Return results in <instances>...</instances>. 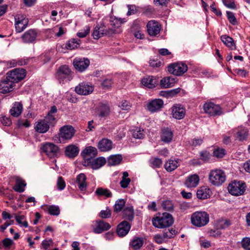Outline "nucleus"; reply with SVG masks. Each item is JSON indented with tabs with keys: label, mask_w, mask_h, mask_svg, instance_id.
Wrapping results in <instances>:
<instances>
[{
	"label": "nucleus",
	"mask_w": 250,
	"mask_h": 250,
	"mask_svg": "<svg viewBox=\"0 0 250 250\" xmlns=\"http://www.w3.org/2000/svg\"><path fill=\"white\" fill-rule=\"evenodd\" d=\"M150 163L154 167H160L162 164V161L159 158H152L150 160Z\"/></svg>",
	"instance_id": "nucleus-58"
},
{
	"label": "nucleus",
	"mask_w": 250,
	"mask_h": 250,
	"mask_svg": "<svg viewBox=\"0 0 250 250\" xmlns=\"http://www.w3.org/2000/svg\"><path fill=\"white\" fill-rule=\"evenodd\" d=\"M75 68L79 72L85 71L90 64L89 60L85 58H76L73 60Z\"/></svg>",
	"instance_id": "nucleus-15"
},
{
	"label": "nucleus",
	"mask_w": 250,
	"mask_h": 250,
	"mask_svg": "<svg viewBox=\"0 0 250 250\" xmlns=\"http://www.w3.org/2000/svg\"><path fill=\"white\" fill-rule=\"evenodd\" d=\"M144 243V239L142 237H134L130 242V246L134 250H140Z\"/></svg>",
	"instance_id": "nucleus-35"
},
{
	"label": "nucleus",
	"mask_w": 250,
	"mask_h": 250,
	"mask_svg": "<svg viewBox=\"0 0 250 250\" xmlns=\"http://www.w3.org/2000/svg\"><path fill=\"white\" fill-rule=\"evenodd\" d=\"M227 15L229 21L233 25H235L237 23L236 19L234 16V14L230 11L227 12Z\"/></svg>",
	"instance_id": "nucleus-63"
},
{
	"label": "nucleus",
	"mask_w": 250,
	"mask_h": 250,
	"mask_svg": "<svg viewBox=\"0 0 250 250\" xmlns=\"http://www.w3.org/2000/svg\"><path fill=\"white\" fill-rule=\"evenodd\" d=\"M42 149L50 158L57 157L60 152L58 146L51 143H46L42 145Z\"/></svg>",
	"instance_id": "nucleus-10"
},
{
	"label": "nucleus",
	"mask_w": 250,
	"mask_h": 250,
	"mask_svg": "<svg viewBox=\"0 0 250 250\" xmlns=\"http://www.w3.org/2000/svg\"><path fill=\"white\" fill-rule=\"evenodd\" d=\"M142 83L148 88H153L157 85V82L153 76H146L142 79Z\"/></svg>",
	"instance_id": "nucleus-30"
},
{
	"label": "nucleus",
	"mask_w": 250,
	"mask_h": 250,
	"mask_svg": "<svg viewBox=\"0 0 250 250\" xmlns=\"http://www.w3.org/2000/svg\"><path fill=\"white\" fill-rule=\"evenodd\" d=\"M163 237L166 240L174 237L176 234V231L172 229H165L163 232Z\"/></svg>",
	"instance_id": "nucleus-48"
},
{
	"label": "nucleus",
	"mask_w": 250,
	"mask_h": 250,
	"mask_svg": "<svg viewBox=\"0 0 250 250\" xmlns=\"http://www.w3.org/2000/svg\"><path fill=\"white\" fill-rule=\"evenodd\" d=\"M209 221V215L206 211H196L191 216L192 224L197 227H202L207 225Z\"/></svg>",
	"instance_id": "nucleus-3"
},
{
	"label": "nucleus",
	"mask_w": 250,
	"mask_h": 250,
	"mask_svg": "<svg viewBox=\"0 0 250 250\" xmlns=\"http://www.w3.org/2000/svg\"><path fill=\"white\" fill-rule=\"evenodd\" d=\"M134 214V209L132 207L125 208L124 210V217L128 221H132L133 219Z\"/></svg>",
	"instance_id": "nucleus-42"
},
{
	"label": "nucleus",
	"mask_w": 250,
	"mask_h": 250,
	"mask_svg": "<svg viewBox=\"0 0 250 250\" xmlns=\"http://www.w3.org/2000/svg\"><path fill=\"white\" fill-rule=\"evenodd\" d=\"M74 135V129L71 126H64L60 129V138L68 140Z\"/></svg>",
	"instance_id": "nucleus-19"
},
{
	"label": "nucleus",
	"mask_w": 250,
	"mask_h": 250,
	"mask_svg": "<svg viewBox=\"0 0 250 250\" xmlns=\"http://www.w3.org/2000/svg\"><path fill=\"white\" fill-rule=\"evenodd\" d=\"M246 188V186L245 183L237 181L231 182L228 187L229 192L234 196L242 195L244 193Z\"/></svg>",
	"instance_id": "nucleus-6"
},
{
	"label": "nucleus",
	"mask_w": 250,
	"mask_h": 250,
	"mask_svg": "<svg viewBox=\"0 0 250 250\" xmlns=\"http://www.w3.org/2000/svg\"><path fill=\"white\" fill-rule=\"evenodd\" d=\"M99 215L102 218L105 219L110 218L111 216V210L107 207L105 210H101Z\"/></svg>",
	"instance_id": "nucleus-54"
},
{
	"label": "nucleus",
	"mask_w": 250,
	"mask_h": 250,
	"mask_svg": "<svg viewBox=\"0 0 250 250\" xmlns=\"http://www.w3.org/2000/svg\"><path fill=\"white\" fill-rule=\"evenodd\" d=\"M210 193V190L205 187H200L197 191L196 195L197 197L200 199H207L209 197Z\"/></svg>",
	"instance_id": "nucleus-37"
},
{
	"label": "nucleus",
	"mask_w": 250,
	"mask_h": 250,
	"mask_svg": "<svg viewBox=\"0 0 250 250\" xmlns=\"http://www.w3.org/2000/svg\"><path fill=\"white\" fill-rule=\"evenodd\" d=\"M86 177L83 173H80L76 177V183L79 189L82 191L86 190L87 185L86 182Z\"/></svg>",
	"instance_id": "nucleus-29"
},
{
	"label": "nucleus",
	"mask_w": 250,
	"mask_h": 250,
	"mask_svg": "<svg viewBox=\"0 0 250 250\" xmlns=\"http://www.w3.org/2000/svg\"><path fill=\"white\" fill-rule=\"evenodd\" d=\"M72 72L66 65L60 66L57 70L55 77L60 83L70 81L72 79Z\"/></svg>",
	"instance_id": "nucleus-5"
},
{
	"label": "nucleus",
	"mask_w": 250,
	"mask_h": 250,
	"mask_svg": "<svg viewBox=\"0 0 250 250\" xmlns=\"http://www.w3.org/2000/svg\"><path fill=\"white\" fill-rule=\"evenodd\" d=\"M94 90V86L88 83L82 82L75 87V92L81 95H87Z\"/></svg>",
	"instance_id": "nucleus-12"
},
{
	"label": "nucleus",
	"mask_w": 250,
	"mask_h": 250,
	"mask_svg": "<svg viewBox=\"0 0 250 250\" xmlns=\"http://www.w3.org/2000/svg\"><path fill=\"white\" fill-rule=\"evenodd\" d=\"M15 28L17 32L23 31L28 24V19L24 15L18 14L15 17Z\"/></svg>",
	"instance_id": "nucleus-11"
},
{
	"label": "nucleus",
	"mask_w": 250,
	"mask_h": 250,
	"mask_svg": "<svg viewBox=\"0 0 250 250\" xmlns=\"http://www.w3.org/2000/svg\"><path fill=\"white\" fill-rule=\"evenodd\" d=\"M26 184L25 181L20 177L16 179V185L14 187L15 191L18 192H22L24 191Z\"/></svg>",
	"instance_id": "nucleus-38"
},
{
	"label": "nucleus",
	"mask_w": 250,
	"mask_h": 250,
	"mask_svg": "<svg viewBox=\"0 0 250 250\" xmlns=\"http://www.w3.org/2000/svg\"><path fill=\"white\" fill-rule=\"evenodd\" d=\"M125 201L123 199L117 200L114 206V211L116 212H120L125 207Z\"/></svg>",
	"instance_id": "nucleus-46"
},
{
	"label": "nucleus",
	"mask_w": 250,
	"mask_h": 250,
	"mask_svg": "<svg viewBox=\"0 0 250 250\" xmlns=\"http://www.w3.org/2000/svg\"><path fill=\"white\" fill-rule=\"evenodd\" d=\"M162 100L156 99L149 102L147 104V109L151 112H155L160 110L163 106Z\"/></svg>",
	"instance_id": "nucleus-18"
},
{
	"label": "nucleus",
	"mask_w": 250,
	"mask_h": 250,
	"mask_svg": "<svg viewBox=\"0 0 250 250\" xmlns=\"http://www.w3.org/2000/svg\"><path fill=\"white\" fill-rule=\"evenodd\" d=\"M133 137L137 139H143L145 136L144 130L141 128L136 127L132 130Z\"/></svg>",
	"instance_id": "nucleus-45"
},
{
	"label": "nucleus",
	"mask_w": 250,
	"mask_h": 250,
	"mask_svg": "<svg viewBox=\"0 0 250 250\" xmlns=\"http://www.w3.org/2000/svg\"><path fill=\"white\" fill-rule=\"evenodd\" d=\"M172 117L178 120H180L185 116V108L181 104H175L171 107Z\"/></svg>",
	"instance_id": "nucleus-17"
},
{
	"label": "nucleus",
	"mask_w": 250,
	"mask_h": 250,
	"mask_svg": "<svg viewBox=\"0 0 250 250\" xmlns=\"http://www.w3.org/2000/svg\"><path fill=\"white\" fill-rule=\"evenodd\" d=\"M242 247L245 250H250V238L245 237L241 241Z\"/></svg>",
	"instance_id": "nucleus-53"
},
{
	"label": "nucleus",
	"mask_w": 250,
	"mask_h": 250,
	"mask_svg": "<svg viewBox=\"0 0 250 250\" xmlns=\"http://www.w3.org/2000/svg\"><path fill=\"white\" fill-rule=\"evenodd\" d=\"M53 119L45 117L37 121L34 125L35 130L39 133L47 132L51 126H54L55 123H53Z\"/></svg>",
	"instance_id": "nucleus-4"
},
{
	"label": "nucleus",
	"mask_w": 250,
	"mask_h": 250,
	"mask_svg": "<svg viewBox=\"0 0 250 250\" xmlns=\"http://www.w3.org/2000/svg\"><path fill=\"white\" fill-rule=\"evenodd\" d=\"M199 181V176L197 174H191L186 178L184 184L188 188H194L198 185Z\"/></svg>",
	"instance_id": "nucleus-21"
},
{
	"label": "nucleus",
	"mask_w": 250,
	"mask_h": 250,
	"mask_svg": "<svg viewBox=\"0 0 250 250\" xmlns=\"http://www.w3.org/2000/svg\"><path fill=\"white\" fill-rule=\"evenodd\" d=\"M223 4L230 9H235L236 6L233 0H222Z\"/></svg>",
	"instance_id": "nucleus-64"
},
{
	"label": "nucleus",
	"mask_w": 250,
	"mask_h": 250,
	"mask_svg": "<svg viewBox=\"0 0 250 250\" xmlns=\"http://www.w3.org/2000/svg\"><path fill=\"white\" fill-rule=\"evenodd\" d=\"M162 206L164 209L169 211L173 210L174 208L172 202L169 200L164 201L162 204Z\"/></svg>",
	"instance_id": "nucleus-49"
},
{
	"label": "nucleus",
	"mask_w": 250,
	"mask_h": 250,
	"mask_svg": "<svg viewBox=\"0 0 250 250\" xmlns=\"http://www.w3.org/2000/svg\"><path fill=\"white\" fill-rule=\"evenodd\" d=\"M37 32L35 29H29L21 36L22 41L25 43H32L37 38Z\"/></svg>",
	"instance_id": "nucleus-23"
},
{
	"label": "nucleus",
	"mask_w": 250,
	"mask_h": 250,
	"mask_svg": "<svg viewBox=\"0 0 250 250\" xmlns=\"http://www.w3.org/2000/svg\"><path fill=\"white\" fill-rule=\"evenodd\" d=\"M175 83L174 78L168 77L163 78L160 81V86L162 88H169L172 87Z\"/></svg>",
	"instance_id": "nucleus-39"
},
{
	"label": "nucleus",
	"mask_w": 250,
	"mask_h": 250,
	"mask_svg": "<svg viewBox=\"0 0 250 250\" xmlns=\"http://www.w3.org/2000/svg\"><path fill=\"white\" fill-rule=\"evenodd\" d=\"M15 85L12 81L6 79L0 82V92L3 94L10 92L13 90Z\"/></svg>",
	"instance_id": "nucleus-22"
},
{
	"label": "nucleus",
	"mask_w": 250,
	"mask_h": 250,
	"mask_svg": "<svg viewBox=\"0 0 250 250\" xmlns=\"http://www.w3.org/2000/svg\"><path fill=\"white\" fill-rule=\"evenodd\" d=\"M112 142L107 139H103L99 143L98 147L99 150L103 152H106L112 148Z\"/></svg>",
	"instance_id": "nucleus-27"
},
{
	"label": "nucleus",
	"mask_w": 250,
	"mask_h": 250,
	"mask_svg": "<svg viewBox=\"0 0 250 250\" xmlns=\"http://www.w3.org/2000/svg\"><path fill=\"white\" fill-rule=\"evenodd\" d=\"M23 111V105L21 102H15L10 110V115L14 117H18Z\"/></svg>",
	"instance_id": "nucleus-24"
},
{
	"label": "nucleus",
	"mask_w": 250,
	"mask_h": 250,
	"mask_svg": "<svg viewBox=\"0 0 250 250\" xmlns=\"http://www.w3.org/2000/svg\"><path fill=\"white\" fill-rule=\"evenodd\" d=\"M126 21L125 19L115 18L112 21L111 24L115 27H119L120 25Z\"/></svg>",
	"instance_id": "nucleus-55"
},
{
	"label": "nucleus",
	"mask_w": 250,
	"mask_h": 250,
	"mask_svg": "<svg viewBox=\"0 0 250 250\" xmlns=\"http://www.w3.org/2000/svg\"><path fill=\"white\" fill-rule=\"evenodd\" d=\"M130 229L129 224L125 221H124L118 225L117 233L120 236H125L127 234Z\"/></svg>",
	"instance_id": "nucleus-28"
},
{
	"label": "nucleus",
	"mask_w": 250,
	"mask_h": 250,
	"mask_svg": "<svg viewBox=\"0 0 250 250\" xmlns=\"http://www.w3.org/2000/svg\"><path fill=\"white\" fill-rule=\"evenodd\" d=\"M95 195L98 196H104L105 198H110L112 196V192L107 188H98L95 192Z\"/></svg>",
	"instance_id": "nucleus-40"
},
{
	"label": "nucleus",
	"mask_w": 250,
	"mask_h": 250,
	"mask_svg": "<svg viewBox=\"0 0 250 250\" xmlns=\"http://www.w3.org/2000/svg\"><path fill=\"white\" fill-rule=\"evenodd\" d=\"M174 222L171 214L165 212L154 218L152 220L153 225L157 228H167L171 226Z\"/></svg>",
	"instance_id": "nucleus-1"
},
{
	"label": "nucleus",
	"mask_w": 250,
	"mask_h": 250,
	"mask_svg": "<svg viewBox=\"0 0 250 250\" xmlns=\"http://www.w3.org/2000/svg\"><path fill=\"white\" fill-rule=\"evenodd\" d=\"M204 112L211 116H219L222 114L221 107L212 102L206 103L203 106Z\"/></svg>",
	"instance_id": "nucleus-8"
},
{
	"label": "nucleus",
	"mask_w": 250,
	"mask_h": 250,
	"mask_svg": "<svg viewBox=\"0 0 250 250\" xmlns=\"http://www.w3.org/2000/svg\"><path fill=\"white\" fill-rule=\"evenodd\" d=\"M234 137L239 141L246 140L249 135L248 128L243 126H239L231 130Z\"/></svg>",
	"instance_id": "nucleus-13"
},
{
	"label": "nucleus",
	"mask_w": 250,
	"mask_h": 250,
	"mask_svg": "<svg viewBox=\"0 0 250 250\" xmlns=\"http://www.w3.org/2000/svg\"><path fill=\"white\" fill-rule=\"evenodd\" d=\"M57 108L56 106L55 105L52 106L51 107L50 110L49 111L47 115H46V116L45 117L53 118L54 120L53 123L56 124V118L54 117V116L53 115V114L56 113L57 112Z\"/></svg>",
	"instance_id": "nucleus-56"
},
{
	"label": "nucleus",
	"mask_w": 250,
	"mask_h": 250,
	"mask_svg": "<svg viewBox=\"0 0 250 250\" xmlns=\"http://www.w3.org/2000/svg\"><path fill=\"white\" fill-rule=\"evenodd\" d=\"M180 161L179 159H170L166 162L165 168L167 171L171 172L175 170L179 165Z\"/></svg>",
	"instance_id": "nucleus-36"
},
{
	"label": "nucleus",
	"mask_w": 250,
	"mask_h": 250,
	"mask_svg": "<svg viewBox=\"0 0 250 250\" xmlns=\"http://www.w3.org/2000/svg\"><path fill=\"white\" fill-rule=\"evenodd\" d=\"M79 149L78 147L74 145H71L67 146L65 150L66 156L70 158H73L77 156L79 153Z\"/></svg>",
	"instance_id": "nucleus-31"
},
{
	"label": "nucleus",
	"mask_w": 250,
	"mask_h": 250,
	"mask_svg": "<svg viewBox=\"0 0 250 250\" xmlns=\"http://www.w3.org/2000/svg\"><path fill=\"white\" fill-rule=\"evenodd\" d=\"M128 173L127 172L125 171L123 172L122 180L120 182L121 187L123 188H126L130 183L131 180L128 178Z\"/></svg>",
	"instance_id": "nucleus-44"
},
{
	"label": "nucleus",
	"mask_w": 250,
	"mask_h": 250,
	"mask_svg": "<svg viewBox=\"0 0 250 250\" xmlns=\"http://www.w3.org/2000/svg\"><path fill=\"white\" fill-rule=\"evenodd\" d=\"M122 160V157L121 155H114L110 156L107 161L109 166H115L119 165Z\"/></svg>",
	"instance_id": "nucleus-41"
},
{
	"label": "nucleus",
	"mask_w": 250,
	"mask_h": 250,
	"mask_svg": "<svg viewBox=\"0 0 250 250\" xmlns=\"http://www.w3.org/2000/svg\"><path fill=\"white\" fill-rule=\"evenodd\" d=\"M15 219L17 222L20 225L21 227L23 226L25 228H27L28 227V224L27 221H23L24 220L25 217L24 215H16L15 216Z\"/></svg>",
	"instance_id": "nucleus-50"
},
{
	"label": "nucleus",
	"mask_w": 250,
	"mask_h": 250,
	"mask_svg": "<svg viewBox=\"0 0 250 250\" xmlns=\"http://www.w3.org/2000/svg\"><path fill=\"white\" fill-rule=\"evenodd\" d=\"M90 27L88 26H85L83 29L81 30L77 33V36L80 38H84L86 37L89 33Z\"/></svg>",
	"instance_id": "nucleus-59"
},
{
	"label": "nucleus",
	"mask_w": 250,
	"mask_h": 250,
	"mask_svg": "<svg viewBox=\"0 0 250 250\" xmlns=\"http://www.w3.org/2000/svg\"><path fill=\"white\" fill-rule=\"evenodd\" d=\"M26 76L25 70L23 68H16L7 73L6 79L12 81L14 83L22 80Z\"/></svg>",
	"instance_id": "nucleus-9"
},
{
	"label": "nucleus",
	"mask_w": 250,
	"mask_h": 250,
	"mask_svg": "<svg viewBox=\"0 0 250 250\" xmlns=\"http://www.w3.org/2000/svg\"><path fill=\"white\" fill-rule=\"evenodd\" d=\"M111 228L109 223L103 220H97L93 228V232L95 233H101L108 230Z\"/></svg>",
	"instance_id": "nucleus-20"
},
{
	"label": "nucleus",
	"mask_w": 250,
	"mask_h": 250,
	"mask_svg": "<svg viewBox=\"0 0 250 250\" xmlns=\"http://www.w3.org/2000/svg\"><path fill=\"white\" fill-rule=\"evenodd\" d=\"M57 185L58 189L60 190H62L65 188V182L62 177L60 176L58 177Z\"/></svg>",
	"instance_id": "nucleus-60"
},
{
	"label": "nucleus",
	"mask_w": 250,
	"mask_h": 250,
	"mask_svg": "<svg viewBox=\"0 0 250 250\" xmlns=\"http://www.w3.org/2000/svg\"><path fill=\"white\" fill-rule=\"evenodd\" d=\"M188 70V66L182 62L170 64L168 67V71L175 76H181Z\"/></svg>",
	"instance_id": "nucleus-7"
},
{
	"label": "nucleus",
	"mask_w": 250,
	"mask_h": 250,
	"mask_svg": "<svg viewBox=\"0 0 250 250\" xmlns=\"http://www.w3.org/2000/svg\"><path fill=\"white\" fill-rule=\"evenodd\" d=\"M97 149L96 147L92 146L86 147L81 153L84 159V165H86L88 161L93 159L97 155Z\"/></svg>",
	"instance_id": "nucleus-14"
},
{
	"label": "nucleus",
	"mask_w": 250,
	"mask_h": 250,
	"mask_svg": "<svg viewBox=\"0 0 250 250\" xmlns=\"http://www.w3.org/2000/svg\"><path fill=\"white\" fill-rule=\"evenodd\" d=\"M80 42V40L72 39L68 42L66 45V47L67 49H74L79 46Z\"/></svg>",
	"instance_id": "nucleus-47"
},
{
	"label": "nucleus",
	"mask_w": 250,
	"mask_h": 250,
	"mask_svg": "<svg viewBox=\"0 0 250 250\" xmlns=\"http://www.w3.org/2000/svg\"><path fill=\"white\" fill-rule=\"evenodd\" d=\"M108 33V31L104 26L100 27L97 25L93 30L92 36L94 39L98 40L103 35H107Z\"/></svg>",
	"instance_id": "nucleus-34"
},
{
	"label": "nucleus",
	"mask_w": 250,
	"mask_h": 250,
	"mask_svg": "<svg viewBox=\"0 0 250 250\" xmlns=\"http://www.w3.org/2000/svg\"><path fill=\"white\" fill-rule=\"evenodd\" d=\"M10 67H15L17 65H22L26 64V62L25 60H13L9 61Z\"/></svg>",
	"instance_id": "nucleus-61"
},
{
	"label": "nucleus",
	"mask_w": 250,
	"mask_h": 250,
	"mask_svg": "<svg viewBox=\"0 0 250 250\" xmlns=\"http://www.w3.org/2000/svg\"><path fill=\"white\" fill-rule=\"evenodd\" d=\"M110 114V108L108 105L102 104L97 110V115L101 118L107 117Z\"/></svg>",
	"instance_id": "nucleus-32"
},
{
	"label": "nucleus",
	"mask_w": 250,
	"mask_h": 250,
	"mask_svg": "<svg viewBox=\"0 0 250 250\" xmlns=\"http://www.w3.org/2000/svg\"><path fill=\"white\" fill-rule=\"evenodd\" d=\"M162 62L158 59H151L149 61V65L153 68L159 67Z\"/></svg>",
	"instance_id": "nucleus-57"
},
{
	"label": "nucleus",
	"mask_w": 250,
	"mask_h": 250,
	"mask_svg": "<svg viewBox=\"0 0 250 250\" xmlns=\"http://www.w3.org/2000/svg\"><path fill=\"white\" fill-rule=\"evenodd\" d=\"M173 137V131L168 127H165L162 129L161 139L165 143H169L172 140Z\"/></svg>",
	"instance_id": "nucleus-25"
},
{
	"label": "nucleus",
	"mask_w": 250,
	"mask_h": 250,
	"mask_svg": "<svg viewBox=\"0 0 250 250\" xmlns=\"http://www.w3.org/2000/svg\"><path fill=\"white\" fill-rule=\"evenodd\" d=\"M231 225V222L229 220L226 219H220L218 220L216 224L218 229H226Z\"/></svg>",
	"instance_id": "nucleus-43"
},
{
	"label": "nucleus",
	"mask_w": 250,
	"mask_h": 250,
	"mask_svg": "<svg viewBox=\"0 0 250 250\" xmlns=\"http://www.w3.org/2000/svg\"><path fill=\"white\" fill-rule=\"evenodd\" d=\"M119 106L122 109L125 110H129L131 106L130 103L126 100L122 101Z\"/></svg>",
	"instance_id": "nucleus-62"
},
{
	"label": "nucleus",
	"mask_w": 250,
	"mask_h": 250,
	"mask_svg": "<svg viewBox=\"0 0 250 250\" xmlns=\"http://www.w3.org/2000/svg\"><path fill=\"white\" fill-rule=\"evenodd\" d=\"M225 154L226 150L223 148H217L213 152V156L218 158H223Z\"/></svg>",
	"instance_id": "nucleus-52"
},
{
	"label": "nucleus",
	"mask_w": 250,
	"mask_h": 250,
	"mask_svg": "<svg viewBox=\"0 0 250 250\" xmlns=\"http://www.w3.org/2000/svg\"><path fill=\"white\" fill-rule=\"evenodd\" d=\"M106 163L104 157H100L97 159H92L88 161L86 165L90 166L93 169H97L103 167Z\"/></svg>",
	"instance_id": "nucleus-26"
},
{
	"label": "nucleus",
	"mask_w": 250,
	"mask_h": 250,
	"mask_svg": "<svg viewBox=\"0 0 250 250\" xmlns=\"http://www.w3.org/2000/svg\"><path fill=\"white\" fill-rule=\"evenodd\" d=\"M147 31L151 36H155L159 34L161 26L160 23L154 20L149 21L146 25Z\"/></svg>",
	"instance_id": "nucleus-16"
},
{
	"label": "nucleus",
	"mask_w": 250,
	"mask_h": 250,
	"mask_svg": "<svg viewBox=\"0 0 250 250\" xmlns=\"http://www.w3.org/2000/svg\"><path fill=\"white\" fill-rule=\"evenodd\" d=\"M208 180L212 185L219 187L226 181V175L225 172L221 169H212L208 174Z\"/></svg>",
	"instance_id": "nucleus-2"
},
{
	"label": "nucleus",
	"mask_w": 250,
	"mask_h": 250,
	"mask_svg": "<svg viewBox=\"0 0 250 250\" xmlns=\"http://www.w3.org/2000/svg\"><path fill=\"white\" fill-rule=\"evenodd\" d=\"M221 40L224 44L230 50H233L236 49L234 41L231 37L226 35H222L221 36Z\"/></svg>",
	"instance_id": "nucleus-33"
},
{
	"label": "nucleus",
	"mask_w": 250,
	"mask_h": 250,
	"mask_svg": "<svg viewBox=\"0 0 250 250\" xmlns=\"http://www.w3.org/2000/svg\"><path fill=\"white\" fill-rule=\"evenodd\" d=\"M48 211L51 215L56 216L58 215L60 212L59 207L54 205L49 206L48 208Z\"/></svg>",
	"instance_id": "nucleus-51"
}]
</instances>
